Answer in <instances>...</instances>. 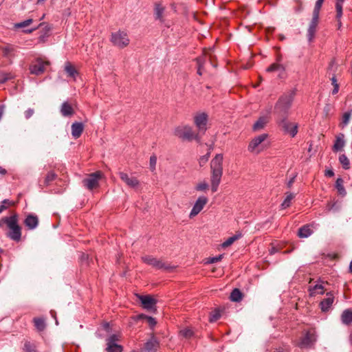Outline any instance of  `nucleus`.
Segmentation results:
<instances>
[{"mask_svg": "<svg viewBox=\"0 0 352 352\" xmlns=\"http://www.w3.org/2000/svg\"><path fill=\"white\" fill-rule=\"evenodd\" d=\"M296 175H294L287 182V186L289 188H291V186H292L293 183L294 182V180L296 179Z\"/></svg>", "mask_w": 352, "mask_h": 352, "instance_id": "nucleus-54", "label": "nucleus"}, {"mask_svg": "<svg viewBox=\"0 0 352 352\" xmlns=\"http://www.w3.org/2000/svg\"><path fill=\"white\" fill-rule=\"evenodd\" d=\"M268 122L269 116L267 115L260 117L258 120L254 124L253 130L258 131L262 129Z\"/></svg>", "mask_w": 352, "mask_h": 352, "instance_id": "nucleus-28", "label": "nucleus"}, {"mask_svg": "<svg viewBox=\"0 0 352 352\" xmlns=\"http://www.w3.org/2000/svg\"><path fill=\"white\" fill-rule=\"evenodd\" d=\"M71 129L72 136L77 139L81 135L84 130V125L82 122H75L72 124Z\"/></svg>", "mask_w": 352, "mask_h": 352, "instance_id": "nucleus-23", "label": "nucleus"}, {"mask_svg": "<svg viewBox=\"0 0 352 352\" xmlns=\"http://www.w3.org/2000/svg\"><path fill=\"white\" fill-rule=\"evenodd\" d=\"M24 351L25 352H36V345L29 341H26L24 344Z\"/></svg>", "mask_w": 352, "mask_h": 352, "instance_id": "nucleus-41", "label": "nucleus"}, {"mask_svg": "<svg viewBox=\"0 0 352 352\" xmlns=\"http://www.w3.org/2000/svg\"><path fill=\"white\" fill-rule=\"evenodd\" d=\"M157 164V157L155 155H152L150 157L149 160V166L150 169L152 172H153L155 170Z\"/></svg>", "mask_w": 352, "mask_h": 352, "instance_id": "nucleus-46", "label": "nucleus"}, {"mask_svg": "<svg viewBox=\"0 0 352 352\" xmlns=\"http://www.w3.org/2000/svg\"><path fill=\"white\" fill-rule=\"evenodd\" d=\"M221 317V313L219 310L215 309L214 311H212L210 315L209 321L210 322H216L217 320H219Z\"/></svg>", "mask_w": 352, "mask_h": 352, "instance_id": "nucleus-40", "label": "nucleus"}, {"mask_svg": "<svg viewBox=\"0 0 352 352\" xmlns=\"http://www.w3.org/2000/svg\"><path fill=\"white\" fill-rule=\"evenodd\" d=\"M344 0H337L336 3V19H340L342 16V3Z\"/></svg>", "mask_w": 352, "mask_h": 352, "instance_id": "nucleus-36", "label": "nucleus"}, {"mask_svg": "<svg viewBox=\"0 0 352 352\" xmlns=\"http://www.w3.org/2000/svg\"><path fill=\"white\" fill-rule=\"evenodd\" d=\"M56 178V175L54 172H52V171L49 172L45 178L44 184L46 186H49L52 182L55 180Z\"/></svg>", "mask_w": 352, "mask_h": 352, "instance_id": "nucleus-38", "label": "nucleus"}, {"mask_svg": "<svg viewBox=\"0 0 352 352\" xmlns=\"http://www.w3.org/2000/svg\"><path fill=\"white\" fill-rule=\"evenodd\" d=\"M48 62H45L41 59H38L35 63L32 64L30 66V72L32 74L35 75H41L42 74L45 69V66L48 65Z\"/></svg>", "mask_w": 352, "mask_h": 352, "instance_id": "nucleus-16", "label": "nucleus"}, {"mask_svg": "<svg viewBox=\"0 0 352 352\" xmlns=\"http://www.w3.org/2000/svg\"><path fill=\"white\" fill-rule=\"evenodd\" d=\"M34 113V110L32 108H29L24 112L25 119H30Z\"/></svg>", "mask_w": 352, "mask_h": 352, "instance_id": "nucleus-51", "label": "nucleus"}, {"mask_svg": "<svg viewBox=\"0 0 352 352\" xmlns=\"http://www.w3.org/2000/svg\"><path fill=\"white\" fill-rule=\"evenodd\" d=\"M60 113L64 117H71L74 113V110L72 105L67 101L63 102L60 109Z\"/></svg>", "mask_w": 352, "mask_h": 352, "instance_id": "nucleus-22", "label": "nucleus"}, {"mask_svg": "<svg viewBox=\"0 0 352 352\" xmlns=\"http://www.w3.org/2000/svg\"><path fill=\"white\" fill-rule=\"evenodd\" d=\"M208 201V199L206 196L199 197L191 209L189 217L192 219L197 216L203 210Z\"/></svg>", "mask_w": 352, "mask_h": 352, "instance_id": "nucleus-8", "label": "nucleus"}, {"mask_svg": "<svg viewBox=\"0 0 352 352\" xmlns=\"http://www.w3.org/2000/svg\"><path fill=\"white\" fill-rule=\"evenodd\" d=\"M223 154H217L210 162L211 170V190L215 192L218 190L223 175Z\"/></svg>", "mask_w": 352, "mask_h": 352, "instance_id": "nucleus-1", "label": "nucleus"}, {"mask_svg": "<svg viewBox=\"0 0 352 352\" xmlns=\"http://www.w3.org/2000/svg\"><path fill=\"white\" fill-rule=\"evenodd\" d=\"M158 347V342L155 338H151L144 345V352H155Z\"/></svg>", "mask_w": 352, "mask_h": 352, "instance_id": "nucleus-26", "label": "nucleus"}, {"mask_svg": "<svg viewBox=\"0 0 352 352\" xmlns=\"http://www.w3.org/2000/svg\"><path fill=\"white\" fill-rule=\"evenodd\" d=\"M118 175L121 180L126 184L127 186L133 189H138L140 185V181L137 177L129 175L124 172H119Z\"/></svg>", "mask_w": 352, "mask_h": 352, "instance_id": "nucleus-9", "label": "nucleus"}, {"mask_svg": "<svg viewBox=\"0 0 352 352\" xmlns=\"http://www.w3.org/2000/svg\"><path fill=\"white\" fill-rule=\"evenodd\" d=\"M118 340V336L113 334L107 340V352H122V346L118 344L116 342Z\"/></svg>", "mask_w": 352, "mask_h": 352, "instance_id": "nucleus-14", "label": "nucleus"}, {"mask_svg": "<svg viewBox=\"0 0 352 352\" xmlns=\"http://www.w3.org/2000/svg\"><path fill=\"white\" fill-rule=\"evenodd\" d=\"M324 2V0H317L315 4V7L313 11L314 14H316L319 15L320 10L322 7V5Z\"/></svg>", "mask_w": 352, "mask_h": 352, "instance_id": "nucleus-49", "label": "nucleus"}, {"mask_svg": "<svg viewBox=\"0 0 352 352\" xmlns=\"http://www.w3.org/2000/svg\"><path fill=\"white\" fill-rule=\"evenodd\" d=\"M12 78L13 76L10 73L1 72L0 73V83L3 84Z\"/></svg>", "mask_w": 352, "mask_h": 352, "instance_id": "nucleus-43", "label": "nucleus"}, {"mask_svg": "<svg viewBox=\"0 0 352 352\" xmlns=\"http://www.w3.org/2000/svg\"><path fill=\"white\" fill-rule=\"evenodd\" d=\"M266 72H278V76L279 78H285L286 77L285 66L278 63H272L271 65H270L266 69Z\"/></svg>", "mask_w": 352, "mask_h": 352, "instance_id": "nucleus-17", "label": "nucleus"}, {"mask_svg": "<svg viewBox=\"0 0 352 352\" xmlns=\"http://www.w3.org/2000/svg\"><path fill=\"white\" fill-rule=\"evenodd\" d=\"M317 336L314 331H309L301 339L299 346L301 348H311L316 342Z\"/></svg>", "mask_w": 352, "mask_h": 352, "instance_id": "nucleus-11", "label": "nucleus"}, {"mask_svg": "<svg viewBox=\"0 0 352 352\" xmlns=\"http://www.w3.org/2000/svg\"><path fill=\"white\" fill-rule=\"evenodd\" d=\"M334 175V172L333 170H325V176L327 177H333Z\"/></svg>", "mask_w": 352, "mask_h": 352, "instance_id": "nucleus-55", "label": "nucleus"}, {"mask_svg": "<svg viewBox=\"0 0 352 352\" xmlns=\"http://www.w3.org/2000/svg\"><path fill=\"white\" fill-rule=\"evenodd\" d=\"M10 49L9 47H6L4 49V54H5V55H8V53L10 52Z\"/></svg>", "mask_w": 352, "mask_h": 352, "instance_id": "nucleus-63", "label": "nucleus"}, {"mask_svg": "<svg viewBox=\"0 0 352 352\" xmlns=\"http://www.w3.org/2000/svg\"><path fill=\"white\" fill-rule=\"evenodd\" d=\"M111 41L113 45L124 48L129 44L130 40L126 32L119 30L111 34Z\"/></svg>", "mask_w": 352, "mask_h": 352, "instance_id": "nucleus-5", "label": "nucleus"}, {"mask_svg": "<svg viewBox=\"0 0 352 352\" xmlns=\"http://www.w3.org/2000/svg\"><path fill=\"white\" fill-rule=\"evenodd\" d=\"M344 181L342 178H338L336 182V188L339 194L342 196H345L346 194V190L344 187Z\"/></svg>", "mask_w": 352, "mask_h": 352, "instance_id": "nucleus-31", "label": "nucleus"}, {"mask_svg": "<svg viewBox=\"0 0 352 352\" xmlns=\"http://www.w3.org/2000/svg\"><path fill=\"white\" fill-rule=\"evenodd\" d=\"M296 94V89H292L284 93L278 100L274 107V113L278 116L287 115Z\"/></svg>", "mask_w": 352, "mask_h": 352, "instance_id": "nucleus-2", "label": "nucleus"}, {"mask_svg": "<svg viewBox=\"0 0 352 352\" xmlns=\"http://www.w3.org/2000/svg\"><path fill=\"white\" fill-rule=\"evenodd\" d=\"M278 124L285 133H289L292 137H294L298 132V124L289 122L287 120V116H279Z\"/></svg>", "mask_w": 352, "mask_h": 352, "instance_id": "nucleus-6", "label": "nucleus"}, {"mask_svg": "<svg viewBox=\"0 0 352 352\" xmlns=\"http://www.w3.org/2000/svg\"><path fill=\"white\" fill-rule=\"evenodd\" d=\"M7 228L10 230L7 233V236L13 241H19L21 238V228L18 223L17 214L11 216V219L8 222Z\"/></svg>", "mask_w": 352, "mask_h": 352, "instance_id": "nucleus-3", "label": "nucleus"}, {"mask_svg": "<svg viewBox=\"0 0 352 352\" xmlns=\"http://www.w3.org/2000/svg\"><path fill=\"white\" fill-rule=\"evenodd\" d=\"M10 219H11V216L6 217H3L1 219H0V228H3L5 225H6V226H8V222Z\"/></svg>", "mask_w": 352, "mask_h": 352, "instance_id": "nucleus-53", "label": "nucleus"}, {"mask_svg": "<svg viewBox=\"0 0 352 352\" xmlns=\"http://www.w3.org/2000/svg\"><path fill=\"white\" fill-rule=\"evenodd\" d=\"M179 333L182 336H183L185 338H190L194 335L192 330L189 328H185L184 329H182L179 331Z\"/></svg>", "mask_w": 352, "mask_h": 352, "instance_id": "nucleus-39", "label": "nucleus"}, {"mask_svg": "<svg viewBox=\"0 0 352 352\" xmlns=\"http://www.w3.org/2000/svg\"><path fill=\"white\" fill-rule=\"evenodd\" d=\"M241 236V234H235L231 237H229L222 243L223 248H227L231 245L236 240L239 239Z\"/></svg>", "mask_w": 352, "mask_h": 352, "instance_id": "nucleus-35", "label": "nucleus"}, {"mask_svg": "<svg viewBox=\"0 0 352 352\" xmlns=\"http://www.w3.org/2000/svg\"><path fill=\"white\" fill-rule=\"evenodd\" d=\"M351 116V111L345 112L343 114L342 121L341 122L342 127L346 126L349 124Z\"/></svg>", "mask_w": 352, "mask_h": 352, "instance_id": "nucleus-42", "label": "nucleus"}, {"mask_svg": "<svg viewBox=\"0 0 352 352\" xmlns=\"http://www.w3.org/2000/svg\"><path fill=\"white\" fill-rule=\"evenodd\" d=\"M138 298L141 302V304L144 309L147 310L155 309L157 300L149 295H140L137 294Z\"/></svg>", "mask_w": 352, "mask_h": 352, "instance_id": "nucleus-13", "label": "nucleus"}, {"mask_svg": "<svg viewBox=\"0 0 352 352\" xmlns=\"http://www.w3.org/2000/svg\"><path fill=\"white\" fill-rule=\"evenodd\" d=\"M208 188V184L206 182H201L196 186L195 189L198 191H204Z\"/></svg>", "mask_w": 352, "mask_h": 352, "instance_id": "nucleus-50", "label": "nucleus"}, {"mask_svg": "<svg viewBox=\"0 0 352 352\" xmlns=\"http://www.w3.org/2000/svg\"><path fill=\"white\" fill-rule=\"evenodd\" d=\"M142 260L147 265H151L157 270H163L165 271H171L174 269L173 266L170 264L164 263L162 260L158 259L153 256L146 255L142 257Z\"/></svg>", "mask_w": 352, "mask_h": 352, "instance_id": "nucleus-4", "label": "nucleus"}, {"mask_svg": "<svg viewBox=\"0 0 352 352\" xmlns=\"http://www.w3.org/2000/svg\"><path fill=\"white\" fill-rule=\"evenodd\" d=\"M24 224L29 230H34L38 226V219L36 215L28 214L24 220Z\"/></svg>", "mask_w": 352, "mask_h": 352, "instance_id": "nucleus-20", "label": "nucleus"}, {"mask_svg": "<svg viewBox=\"0 0 352 352\" xmlns=\"http://www.w3.org/2000/svg\"><path fill=\"white\" fill-rule=\"evenodd\" d=\"M223 258V254H219L217 256H214V257H210L208 258H207V261H206V263L207 264H210V263H217L218 261H220Z\"/></svg>", "mask_w": 352, "mask_h": 352, "instance_id": "nucleus-47", "label": "nucleus"}, {"mask_svg": "<svg viewBox=\"0 0 352 352\" xmlns=\"http://www.w3.org/2000/svg\"><path fill=\"white\" fill-rule=\"evenodd\" d=\"M32 19H28L27 20H25L22 22H20V23H16L14 25L15 28H25L26 26H28L29 25H30L32 23Z\"/></svg>", "mask_w": 352, "mask_h": 352, "instance_id": "nucleus-45", "label": "nucleus"}, {"mask_svg": "<svg viewBox=\"0 0 352 352\" xmlns=\"http://www.w3.org/2000/svg\"><path fill=\"white\" fill-rule=\"evenodd\" d=\"M174 135L183 140L190 141L194 138L192 128L189 126H179L175 129Z\"/></svg>", "mask_w": 352, "mask_h": 352, "instance_id": "nucleus-7", "label": "nucleus"}, {"mask_svg": "<svg viewBox=\"0 0 352 352\" xmlns=\"http://www.w3.org/2000/svg\"><path fill=\"white\" fill-rule=\"evenodd\" d=\"M331 83H332L333 86H334L335 85H338V83L337 82L336 78L334 74L331 77Z\"/></svg>", "mask_w": 352, "mask_h": 352, "instance_id": "nucleus-57", "label": "nucleus"}, {"mask_svg": "<svg viewBox=\"0 0 352 352\" xmlns=\"http://www.w3.org/2000/svg\"><path fill=\"white\" fill-rule=\"evenodd\" d=\"M282 61V56H278L276 58V63H280V62Z\"/></svg>", "mask_w": 352, "mask_h": 352, "instance_id": "nucleus-64", "label": "nucleus"}, {"mask_svg": "<svg viewBox=\"0 0 352 352\" xmlns=\"http://www.w3.org/2000/svg\"><path fill=\"white\" fill-rule=\"evenodd\" d=\"M318 20L319 15L313 13L312 19L307 30V38L309 42H311L314 38Z\"/></svg>", "mask_w": 352, "mask_h": 352, "instance_id": "nucleus-15", "label": "nucleus"}, {"mask_svg": "<svg viewBox=\"0 0 352 352\" xmlns=\"http://www.w3.org/2000/svg\"><path fill=\"white\" fill-rule=\"evenodd\" d=\"M33 322L35 327L38 331H42L45 328V322L43 318H34L33 319Z\"/></svg>", "mask_w": 352, "mask_h": 352, "instance_id": "nucleus-32", "label": "nucleus"}, {"mask_svg": "<svg viewBox=\"0 0 352 352\" xmlns=\"http://www.w3.org/2000/svg\"><path fill=\"white\" fill-rule=\"evenodd\" d=\"M313 234V230L311 229L310 225H305L299 228L298 236L300 238H307Z\"/></svg>", "mask_w": 352, "mask_h": 352, "instance_id": "nucleus-25", "label": "nucleus"}, {"mask_svg": "<svg viewBox=\"0 0 352 352\" xmlns=\"http://www.w3.org/2000/svg\"><path fill=\"white\" fill-rule=\"evenodd\" d=\"M242 299V293L239 289H234L230 294V300L233 302H240Z\"/></svg>", "mask_w": 352, "mask_h": 352, "instance_id": "nucleus-33", "label": "nucleus"}, {"mask_svg": "<svg viewBox=\"0 0 352 352\" xmlns=\"http://www.w3.org/2000/svg\"><path fill=\"white\" fill-rule=\"evenodd\" d=\"M12 202L9 199H4L1 201L0 205V213H1L4 210H6L8 206L12 205Z\"/></svg>", "mask_w": 352, "mask_h": 352, "instance_id": "nucleus-48", "label": "nucleus"}, {"mask_svg": "<svg viewBox=\"0 0 352 352\" xmlns=\"http://www.w3.org/2000/svg\"><path fill=\"white\" fill-rule=\"evenodd\" d=\"M294 196L292 194H289L288 195L285 199H284V201H283L282 204H281V208L283 209H285L287 207H289L290 206V204H291V201L292 199H293Z\"/></svg>", "mask_w": 352, "mask_h": 352, "instance_id": "nucleus-44", "label": "nucleus"}, {"mask_svg": "<svg viewBox=\"0 0 352 352\" xmlns=\"http://www.w3.org/2000/svg\"><path fill=\"white\" fill-rule=\"evenodd\" d=\"M277 249L275 248V247H272L270 250V253L271 254H275L276 252H277Z\"/></svg>", "mask_w": 352, "mask_h": 352, "instance_id": "nucleus-60", "label": "nucleus"}, {"mask_svg": "<svg viewBox=\"0 0 352 352\" xmlns=\"http://www.w3.org/2000/svg\"><path fill=\"white\" fill-rule=\"evenodd\" d=\"M102 177L100 171H96L89 175V176L83 180L84 185L89 189L92 190L98 185V182Z\"/></svg>", "mask_w": 352, "mask_h": 352, "instance_id": "nucleus-10", "label": "nucleus"}, {"mask_svg": "<svg viewBox=\"0 0 352 352\" xmlns=\"http://www.w3.org/2000/svg\"><path fill=\"white\" fill-rule=\"evenodd\" d=\"M336 67V65H335V62L334 60H332L330 64H329V70H333L334 71V67Z\"/></svg>", "mask_w": 352, "mask_h": 352, "instance_id": "nucleus-58", "label": "nucleus"}, {"mask_svg": "<svg viewBox=\"0 0 352 352\" xmlns=\"http://www.w3.org/2000/svg\"><path fill=\"white\" fill-rule=\"evenodd\" d=\"M267 137V135L265 133L255 137L250 142L248 145V151L252 153L254 152L256 150V148L259 146V145L266 140Z\"/></svg>", "mask_w": 352, "mask_h": 352, "instance_id": "nucleus-18", "label": "nucleus"}, {"mask_svg": "<svg viewBox=\"0 0 352 352\" xmlns=\"http://www.w3.org/2000/svg\"><path fill=\"white\" fill-rule=\"evenodd\" d=\"M339 91V85H335L332 91L333 94H336Z\"/></svg>", "mask_w": 352, "mask_h": 352, "instance_id": "nucleus-56", "label": "nucleus"}, {"mask_svg": "<svg viewBox=\"0 0 352 352\" xmlns=\"http://www.w3.org/2000/svg\"><path fill=\"white\" fill-rule=\"evenodd\" d=\"M139 318L141 319H146L149 324V326L153 328L155 326L157 322L155 319L151 316H146L145 314H140Z\"/></svg>", "mask_w": 352, "mask_h": 352, "instance_id": "nucleus-37", "label": "nucleus"}, {"mask_svg": "<svg viewBox=\"0 0 352 352\" xmlns=\"http://www.w3.org/2000/svg\"><path fill=\"white\" fill-rule=\"evenodd\" d=\"M344 135L342 133L339 134L336 139L333 146V151L334 152H338L340 151L345 144V142L344 140Z\"/></svg>", "mask_w": 352, "mask_h": 352, "instance_id": "nucleus-24", "label": "nucleus"}, {"mask_svg": "<svg viewBox=\"0 0 352 352\" xmlns=\"http://www.w3.org/2000/svg\"><path fill=\"white\" fill-rule=\"evenodd\" d=\"M209 157H210V152H208L207 154L201 156L199 158L200 166H203L204 164H206L208 162Z\"/></svg>", "mask_w": 352, "mask_h": 352, "instance_id": "nucleus-52", "label": "nucleus"}, {"mask_svg": "<svg viewBox=\"0 0 352 352\" xmlns=\"http://www.w3.org/2000/svg\"><path fill=\"white\" fill-rule=\"evenodd\" d=\"M339 162L342 164V166L344 169H349L350 162L348 157L344 154H342L339 157Z\"/></svg>", "mask_w": 352, "mask_h": 352, "instance_id": "nucleus-34", "label": "nucleus"}, {"mask_svg": "<svg viewBox=\"0 0 352 352\" xmlns=\"http://www.w3.org/2000/svg\"><path fill=\"white\" fill-rule=\"evenodd\" d=\"M195 124L201 133H205L207 129L208 115L206 113H197L194 118Z\"/></svg>", "mask_w": 352, "mask_h": 352, "instance_id": "nucleus-12", "label": "nucleus"}, {"mask_svg": "<svg viewBox=\"0 0 352 352\" xmlns=\"http://www.w3.org/2000/svg\"><path fill=\"white\" fill-rule=\"evenodd\" d=\"M0 173L1 175H5L6 173V169L3 168L2 167L0 166Z\"/></svg>", "mask_w": 352, "mask_h": 352, "instance_id": "nucleus-62", "label": "nucleus"}, {"mask_svg": "<svg viewBox=\"0 0 352 352\" xmlns=\"http://www.w3.org/2000/svg\"><path fill=\"white\" fill-rule=\"evenodd\" d=\"M322 283L323 281L320 279L314 286L310 287L309 288L310 296H314L317 294H323L324 293V289Z\"/></svg>", "mask_w": 352, "mask_h": 352, "instance_id": "nucleus-21", "label": "nucleus"}, {"mask_svg": "<svg viewBox=\"0 0 352 352\" xmlns=\"http://www.w3.org/2000/svg\"><path fill=\"white\" fill-rule=\"evenodd\" d=\"M164 7L161 3H156L154 8V16L156 20L160 21H163V14L164 12Z\"/></svg>", "mask_w": 352, "mask_h": 352, "instance_id": "nucleus-29", "label": "nucleus"}, {"mask_svg": "<svg viewBox=\"0 0 352 352\" xmlns=\"http://www.w3.org/2000/svg\"><path fill=\"white\" fill-rule=\"evenodd\" d=\"M326 296L327 297L320 303V309L324 312L329 310L334 301V296L331 292H327Z\"/></svg>", "mask_w": 352, "mask_h": 352, "instance_id": "nucleus-19", "label": "nucleus"}, {"mask_svg": "<svg viewBox=\"0 0 352 352\" xmlns=\"http://www.w3.org/2000/svg\"><path fill=\"white\" fill-rule=\"evenodd\" d=\"M36 29V28L28 29V30H23V32H24L25 33H28V34H30V33H32L33 31H34Z\"/></svg>", "mask_w": 352, "mask_h": 352, "instance_id": "nucleus-61", "label": "nucleus"}, {"mask_svg": "<svg viewBox=\"0 0 352 352\" xmlns=\"http://www.w3.org/2000/svg\"><path fill=\"white\" fill-rule=\"evenodd\" d=\"M65 71L67 74L68 76L72 77L74 79H75L78 75V72L69 62H67L65 63Z\"/></svg>", "mask_w": 352, "mask_h": 352, "instance_id": "nucleus-30", "label": "nucleus"}, {"mask_svg": "<svg viewBox=\"0 0 352 352\" xmlns=\"http://www.w3.org/2000/svg\"><path fill=\"white\" fill-rule=\"evenodd\" d=\"M102 327H103L104 330H106L108 332L109 331V324L108 322H104L102 324Z\"/></svg>", "mask_w": 352, "mask_h": 352, "instance_id": "nucleus-59", "label": "nucleus"}, {"mask_svg": "<svg viewBox=\"0 0 352 352\" xmlns=\"http://www.w3.org/2000/svg\"><path fill=\"white\" fill-rule=\"evenodd\" d=\"M341 321L344 324L350 325L352 323V310L345 309L341 314Z\"/></svg>", "mask_w": 352, "mask_h": 352, "instance_id": "nucleus-27", "label": "nucleus"}]
</instances>
